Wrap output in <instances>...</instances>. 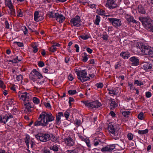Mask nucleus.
<instances>
[{"instance_id":"f257e3e1","label":"nucleus","mask_w":153,"mask_h":153,"mask_svg":"<svg viewBox=\"0 0 153 153\" xmlns=\"http://www.w3.org/2000/svg\"><path fill=\"white\" fill-rule=\"evenodd\" d=\"M38 119L39 120L34 123V126H41L45 127L48 125L49 123L54 121L55 117L50 112L43 111L40 114Z\"/></svg>"},{"instance_id":"f03ea898","label":"nucleus","mask_w":153,"mask_h":153,"mask_svg":"<svg viewBox=\"0 0 153 153\" xmlns=\"http://www.w3.org/2000/svg\"><path fill=\"white\" fill-rule=\"evenodd\" d=\"M137 47L140 50L143 54L153 57V48H152L140 42L138 44Z\"/></svg>"},{"instance_id":"7ed1b4c3","label":"nucleus","mask_w":153,"mask_h":153,"mask_svg":"<svg viewBox=\"0 0 153 153\" xmlns=\"http://www.w3.org/2000/svg\"><path fill=\"white\" fill-rule=\"evenodd\" d=\"M76 73L78 79L82 82L88 80L90 79L89 77L86 76L87 73L85 70L76 71Z\"/></svg>"},{"instance_id":"20e7f679","label":"nucleus","mask_w":153,"mask_h":153,"mask_svg":"<svg viewBox=\"0 0 153 153\" xmlns=\"http://www.w3.org/2000/svg\"><path fill=\"white\" fill-rule=\"evenodd\" d=\"M48 15L50 18H55L57 21L62 23L65 20V18L62 14H59L58 13H55L53 11H50L48 13Z\"/></svg>"},{"instance_id":"39448f33","label":"nucleus","mask_w":153,"mask_h":153,"mask_svg":"<svg viewBox=\"0 0 153 153\" xmlns=\"http://www.w3.org/2000/svg\"><path fill=\"white\" fill-rule=\"evenodd\" d=\"M30 79L33 82L36 81V78L40 79L43 77L41 73L37 71L36 69H33L29 75Z\"/></svg>"},{"instance_id":"423d86ee","label":"nucleus","mask_w":153,"mask_h":153,"mask_svg":"<svg viewBox=\"0 0 153 153\" xmlns=\"http://www.w3.org/2000/svg\"><path fill=\"white\" fill-rule=\"evenodd\" d=\"M140 21L144 27L148 30L152 27L153 25L152 24V21L150 18H143L141 19Z\"/></svg>"},{"instance_id":"0eeeda50","label":"nucleus","mask_w":153,"mask_h":153,"mask_svg":"<svg viewBox=\"0 0 153 153\" xmlns=\"http://www.w3.org/2000/svg\"><path fill=\"white\" fill-rule=\"evenodd\" d=\"M35 137L37 140H39L40 141L45 142L50 140V135L47 133L39 134L35 135Z\"/></svg>"},{"instance_id":"6e6552de","label":"nucleus","mask_w":153,"mask_h":153,"mask_svg":"<svg viewBox=\"0 0 153 153\" xmlns=\"http://www.w3.org/2000/svg\"><path fill=\"white\" fill-rule=\"evenodd\" d=\"M82 102L86 106L91 108H97L101 105V103L97 100L91 102H89L88 101H83Z\"/></svg>"},{"instance_id":"1a4fd4ad","label":"nucleus","mask_w":153,"mask_h":153,"mask_svg":"<svg viewBox=\"0 0 153 153\" xmlns=\"http://www.w3.org/2000/svg\"><path fill=\"white\" fill-rule=\"evenodd\" d=\"M107 15H106V19L109 21L110 22L114 27H117L121 25L122 22L120 19L114 18H107Z\"/></svg>"},{"instance_id":"9d476101","label":"nucleus","mask_w":153,"mask_h":153,"mask_svg":"<svg viewBox=\"0 0 153 153\" xmlns=\"http://www.w3.org/2000/svg\"><path fill=\"white\" fill-rule=\"evenodd\" d=\"M18 96L19 99L25 102L29 101L31 100V96L29 93L27 92L19 93Z\"/></svg>"},{"instance_id":"9b49d317","label":"nucleus","mask_w":153,"mask_h":153,"mask_svg":"<svg viewBox=\"0 0 153 153\" xmlns=\"http://www.w3.org/2000/svg\"><path fill=\"white\" fill-rule=\"evenodd\" d=\"M72 25L79 27L81 25L80 18L79 16H76L74 18L70 20Z\"/></svg>"},{"instance_id":"f8f14e48","label":"nucleus","mask_w":153,"mask_h":153,"mask_svg":"<svg viewBox=\"0 0 153 153\" xmlns=\"http://www.w3.org/2000/svg\"><path fill=\"white\" fill-rule=\"evenodd\" d=\"M106 101L107 102H109L110 108L111 109H114L118 106L117 104L115 101L113 99H107Z\"/></svg>"},{"instance_id":"ddd939ff","label":"nucleus","mask_w":153,"mask_h":153,"mask_svg":"<svg viewBox=\"0 0 153 153\" xmlns=\"http://www.w3.org/2000/svg\"><path fill=\"white\" fill-rule=\"evenodd\" d=\"M130 61L131 62V65L133 66H136L139 64V60L137 57L133 56L130 58Z\"/></svg>"},{"instance_id":"4468645a","label":"nucleus","mask_w":153,"mask_h":153,"mask_svg":"<svg viewBox=\"0 0 153 153\" xmlns=\"http://www.w3.org/2000/svg\"><path fill=\"white\" fill-rule=\"evenodd\" d=\"M106 5L110 9L113 8L117 7V5L115 2L114 0H107Z\"/></svg>"},{"instance_id":"2eb2a0df","label":"nucleus","mask_w":153,"mask_h":153,"mask_svg":"<svg viewBox=\"0 0 153 153\" xmlns=\"http://www.w3.org/2000/svg\"><path fill=\"white\" fill-rule=\"evenodd\" d=\"M28 103L25 102L24 106L25 108L27 110L26 113H28L31 112L30 109L33 107V104L29 101H27Z\"/></svg>"},{"instance_id":"dca6fc26","label":"nucleus","mask_w":153,"mask_h":153,"mask_svg":"<svg viewBox=\"0 0 153 153\" xmlns=\"http://www.w3.org/2000/svg\"><path fill=\"white\" fill-rule=\"evenodd\" d=\"M64 141L68 146H72L74 144L73 139L70 137L65 139Z\"/></svg>"},{"instance_id":"f3484780","label":"nucleus","mask_w":153,"mask_h":153,"mask_svg":"<svg viewBox=\"0 0 153 153\" xmlns=\"http://www.w3.org/2000/svg\"><path fill=\"white\" fill-rule=\"evenodd\" d=\"M111 134L114 136L113 138L116 140L119 138L120 136L121 132L119 130H115Z\"/></svg>"},{"instance_id":"a211bd4d","label":"nucleus","mask_w":153,"mask_h":153,"mask_svg":"<svg viewBox=\"0 0 153 153\" xmlns=\"http://www.w3.org/2000/svg\"><path fill=\"white\" fill-rule=\"evenodd\" d=\"M63 116V113L59 112L56 115V123L57 125H59L61 123V117Z\"/></svg>"},{"instance_id":"6ab92c4d","label":"nucleus","mask_w":153,"mask_h":153,"mask_svg":"<svg viewBox=\"0 0 153 153\" xmlns=\"http://www.w3.org/2000/svg\"><path fill=\"white\" fill-rule=\"evenodd\" d=\"M152 65L149 62H146L143 65V67L145 70H147L151 69Z\"/></svg>"},{"instance_id":"aec40b11","label":"nucleus","mask_w":153,"mask_h":153,"mask_svg":"<svg viewBox=\"0 0 153 153\" xmlns=\"http://www.w3.org/2000/svg\"><path fill=\"white\" fill-rule=\"evenodd\" d=\"M120 56L123 58L126 59L130 56V54L128 52H123L120 53Z\"/></svg>"},{"instance_id":"412c9836","label":"nucleus","mask_w":153,"mask_h":153,"mask_svg":"<svg viewBox=\"0 0 153 153\" xmlns=\"http://www.w3.org/2000/svg\"><path fill=\"white\" fill-rule=\"evenodd\" d=\"M107 91L106 92L108 93V94L114 95L117 94L116 92L114 91L113 88H109L108 86H107Z\"/></svg>"},{"instance_id":"4be33fe9","label":"nucleus","mask_w":153,"mask_h":153,"mask_svg":"<svg viewBox=\"0 0 153 153\" xmlns=\"http://www.w3.org/2000/svg\"><path fill=\"white\" fill-rule=\"evenodd\" d=\"M108 131L111 133L113 132V131L115 130L112 124V123H108Z\"/></svg>"},{"instance_id":"5701e85b","label":"nucleus","mask_w":153,"mask_h":153,"mask_svg":"<svg viewBox=\"0 0 153 153\" xmlns=\"http://www.w3.org/2000/svg\"><path fill=\"white\" fill-rule=\"evenodd\" d=\"M11 58L14 60L15 63H18L21 61L22 59L21 56H16L15 58H14V56H11Z\"/></svg>"},{"instance_id":"b1692460","label":"nucleus","mask_w":153,"mask_h":153,"mask_svg":"<svg viewBox=\"0 0 153 153\" xmlns=\"http://www.w3.org/2000/svg\"><path fill=\"white\" fill-rule=\"evenodd\" d=\"M8 121L6 115H0V122L5 124Z\"/></svg>"},{"instance_id":"393cba45","label":"nucleus","mask_w":153,"mask_h":153,"mask_svg":"<svg viewBox=\"0 0 153 153\" xmlns=\"http://www.w3.org/2000/svg\"><path fill=\"white\" fill-rule=\"evenodd\" d=\"M126 20L129 22H132L133 23H136L135 20L134 19L133 17L130 15H127L126 16Z\"/></svg>"},{"instance_id":"a878e982","label":"nucleus","mask_w":153,"mask_h":153,"mask_svg":"<svg viewBox=\"0 0 153 153\" xmlns=\"http://www.w3.org/2000/svg\"><path fill=\"white\" fill-rule=\"evenodd\" d=\"M138 10L139 13L142 14H145L146 13L145 10L141 5H140L138 6Z\"/></svg>"},{"instance_id":"bb28decb","label":"nucleus","mask_w":153,"mask_h":153,"mask_svg":"<svg viewBox=\"0 0 153 153\" xmlns=\"http://www.w3.org/2000/svg\"><path fill=\"white\" fill-rule=\"evenodd\" d=\"M115 149V146L113 145H107L106 146V152H111Z\"/></svg>"},{"instance_id":"cd10ccee","label":"nucleus","mask_w":153,"mask_h":153,"mask_svg":"<svg viewBox=\"0 0 153 153\" xmlns=\"http://www.w3.org/2000/svg\"><path fill=\"white\" fill-rule=\"evenodd\" d=\"M5 5L9 8L13 6L11 0H5Z\"/></svg>"},{"instance_id":"c85d7f7f","label":"nucleus","mask_w":153,"mask_h":153,"mask_svg":"<svg viewBox=\"0 0 153 153\" xmlns=\"http://www.w3.org/2000/svg\"><path fill=\"white\" fill-rule=\"evenodd\" d=\"M40 16L39 15V12L38 11L35 12L34 14V20L35 21L38 22L39 21V18Z\"/></svg>"},{"instance_id":"c756f323","label":"nucleus","mask_w":153,"mask_h":153,"mask_svg":"<svg viewBox=\"0 0 153 153\" xmlns=\"http://www.w3.org/2000/svg\"><path fill=\"white\" fill-rule=\"evenodd\" d=\"M10 10V14L11 16H16L15 10L13 8V6L9 8Z\"/></svg>"},{"instance_id":"7c9ffc66","label":"nucleus","mask_w":153,"mask_h":153,"mask_svg":"<svg viewBox=\"0 0 153 153\" xmlns=\"http://www.w3.org/2000/svg\"><path fill=\"white\" fill-rule=\"evenodd\" d=\"M49 148L51 150H53L54 152H57L59 151V147L56 145L51 146Z\"/></svg>"},{"instance_id":"2f4dec72","label":"nucleus","mask_w":153,"mask_h":153,"mask_svg":"<svg viewBox=\"0 0 153 153\" xmlns=\"http://www.w3.org/2000/svg\"><path fill=\"white\" fill-rule=\"evenodd\" d=\"M130 111H124L122 112V114L125 117H128L130 114Z\"/></svg>"},{"instance_id":"473e14b6","label":"nucleus","mask_w":153,"mask_h":153,"mask_svg":"<svg viewBox=\"0 0 153 153\" xmlns=\"http://www.w3.org/2000/svg\"><path fill=\"white\" fill-rule=\"evenodd\" d=\"M100 21V17L99 16L97 15L96 16V19L95 20L94 23L97 25H99V22Z\"/></svg>"},{"instance_id":"72a5a7b5","label":"nucleus","mask_w":153,"mask_h":153,"mask_svg":"<svg viewBox=\"0 0 153 153\" xmlns=\"http://www.w3.org/2000/svg\"><path fill=\"white\" fill-rule=\"evenodd\" d=\"M148 130L147 129H146L143 130H140L138 131V134H143L147 133L148 132Z\"/></svg>"},{"instance_id":"f704fd0d","label":"nucleus","mask_w":153,"mask_h":153,"mask_svg":"<svg viewBox=\"0 0 153 153\" xmlns=\"http://www.w3.org/2000/svg\"><path fill=\"white\" fill-rule=\"evenodd\" d=\"M30 140V137L28 135H27L25 138V142L26 143L27 146H29Z\"/></svg>"},{"instance_id":"c9c22d12","label":"nucleus","mask_w":153,"mask_h":153,"mask_svg":"<svg viewBox=\"0 0 153 153\" xmlns=\"http://www.w3.org/2000/svg\"><path fill=\"white\" fill-rule=\"evenodd\" d=\"M134 84L139 86L143 85V83L142 82L138 80H134Z\"/></svg>"},{"instance_id":"e433bc0d","label":"nucleus","mask_w":153,"mask_h":153,"mask_svg":"<svg viewBox=\"0 0 153 153\" xmlns=\"http://www.w3.org/2000/svg\"><path fill=\"white\" fill-rule=\"evenodd\" d=\"M33 102L36 104H38L39 102V99L35 97H33Z\"/></svg>"},{"instance_id":"4c0bfd02","label":"nucleus","mask_w":153,"mask_h":153,"mask_svg":"<svg viewBox=\"0 0 153 153\" xmlns=\"http://www.w3.org/2000/svg\"><path fill=\"white\" fill-rule=\"evenodd\" d=\"M18 14L17 16L19 17H22L23 16V13L21 9H19L17 12Z\"/></svg>"},{"instance_id":"58836bf2","label":"nucleus","mask_w":153,"mask_h":153,"mask_svg":"<svg viewBox=\"0 0 153 153\" xmlns=\"http://www.w3.org/2000/svg\"><path fill=\"white\" fill-rule=\"evenodd\" d=\"M67 152L68 153H77L78 152V149H76L74 150H67Z\"/></svg>"},{"instance_id":"ea45409f","label":"nucleus","mask_w":153,"mask_h":153,"mask_svg":"<svg viewBox=\"0 0 153 153\" xmlns=\"http://www.w3.org/2000/svg\"><path fill=\"white\" fill-rule=\"evenodd\" d=\"M41 153H50V151L49 149L45 148L42 149Z\"/></svg>"},{"instance_id":"a19ab883","label":"nucleus","mask_w":153,"mask_h":153,"mask_svg":"<svg viewBox=\"0 0 153 153\" xmlns=\"http://www.w3.org/2000/svg\"><path fill=\"white\" fill-rule=\"evenodd\" d=\"M99 14L100 15L105 16V12L103 10L100 9V10L98 11Z\"/></svg>"},{"instance_id":"79ce46f5","label":"nucleus","mask_w":153,"mask_h":153,"mask_svg":"<svg viewBox=\"0 0 153 153\" xmlns=\"http://www.w3.org/2000/svg\"><path fill=\"white\" fill-rule=\"evenodd\" d=\"M77 93L76 91V90H69L68 91V94L70 95H74Z\"/></svg>"},{"instance_id":"37998d69","label":"nucleus","mask_w":153,"mask_h":153,"mask_svg":"<svg viewBox=\"0 0 153 153\" xmlns=\"http://www.w3.org/2000/svg\"><path fill=\"white\" fill-rule=\"evenodd\" d=\"M138 118L139 119L142 120L144 118V114L143 113H140L138 116Z\"/></svg>"},{"instance_id":"c03bdc74","label":"nucleus","mask_w":153,"mask_h":153,"mask_svg":"<svg viewBox=\"0 0 153 153\" xmlns=\"http://www.w3.org/2000/svg\"><path fill=\"white\" fill-rule=\"evenodd\" d=\"M56 49L55 46L53 45L49 48V51L52 52H54L56 51Z\"/></svg>"},{"instance_id":"a18cd8bd","label":"nucleus","mask_w":153,"mask_h":153,"mask_svg":"<svg viewBox=\"0 0 153 153\" xmlns=\"http://www.w3.org/2000/svg\"><path fill=\"white\" fill-rule=\"evenodd\" d=\"M127 137L129 140H131L133 138V135L131 133H128L127 134Z\"/></svg>"},{"instance_id":"49530a36","label":"nucleus","mask_w":153,"mask_h":153,"mask_svg":"<svg viewBox=\"0 0 153 153\" xmlns=\"http://www.w3.org/2000/svg\"><path fill=\"white\" fill-rule=\"evenodd\" d=\"M13 43H16L18 45V46L20 47H23L24 46L23 43L22 42H13Z\"/></svg>"},{"instance_id":"de8ad7c7","label":"nucleus","mask_w":153,"mask_h":153,"mask_svg":"<svg viewBox=\"0 0 153 153\" xmlns=\"http://www.w3.org/2000/svg\"><path fill=\"white\" fill-rule=\"evenodd\" d=\"M75 124L76 125L79 126H80L82 124V122L80 120H79L77 119L75 120Z\"/></svg>"},{"instance_id":"09e8293b","label":"nucleus","mask_w":153,"mask_h":153,"mask_svg":"<svg viewBox=\"0 0 153 153\" xmlns=\"http://www.w3.org/2000/svg\"><path fill=\"white\" fill-rule=\"evenodd\" d=\"M23 79V76L21 74H19L16 76V79L18 81L22 80Z\"/></svg>"},{"instance_id":"8fccbe9b","label":"nucleus","mask_w":153,"mask_h":153,"mask_svg":"<svg viewBox=\"0 0 153 153\" xmlns=\"http://www.w3.org/2000/svg\"><path fill=\"white\" fill-rule=\"evenodd\" d=\"M78 136L79 138L82 141H84L87 139L85 137H83L80 134H78Z\"/></svg>"},{"instance_id":"3c124183","label":"nucleus","mask_w":153,"mask_h":153,"mask_svg":"<svg viewBox=\"0 0 153 153\" xmlns=\"http://www.w3.org/2000/svg\"><path fill=\"white\" fill-rule=\"evenodd\" d=\"M96 86L98 88H102L103 87V84L101 82L97 83L96 84Z\"/></svg>"},{"instance_id":"603ef678","label":"nucleus","mask_w":153,"mask_h":153,"mask_svg":"<svg viewBox=\"0 0 153 153\" xmlns=\"http://www.w3.org/2000/svg\"><path fill=\"white\" fill-rule=\"evenodd\" d=\"M80 37L84 40H86L89 38V36L87 35H84L80 36Z\"/></svg>"},{"instance_id":"864d4df0","label":"nucleus","mask_w":153,"mask_h":153,"mask_svg":"<svg viewBox=\"0 0 153 153\" xmlns=\"http://www.w3.org/2000/svg\"><path fill=\"white\" fill-rule=\"evenodd\" d=\"M38 65L40 67H42L44 65V63L42 61H40L38 62Z\"/></svg>"},{"instance_id":"5fc2aeb1","label":"nucleus","mask_w":153,"mask_h":153,"mask_svg":"<svg viewBox=\"0 0 153 153\" xmlns=\"http://www.w3.org/2000/svg\"><path fill=\"white\" fill-rule=\"evenodd\" d=\"M84 141L85 142L88 146L89 147H91V145L90 141L88 139H87Z\"/></svg>"},{"instance_id":"6e6d98bb","label":"nucleus","mask_w":153,"mask_h":153,"mask_svg":"<svg viewBox=\"0 0 153 153\" xmlns=\"http://www.w3.org/2000/svg\"><path fill=\"white\" fill-rule=\"evenodd\" d=\"M0 87L4 89H5L6 87V86L4 84L3 81L1 80L0 81Z\"/></svg>"},{"instance_id":"4d7b16f0","label":"nucleus","mask_w":153,"mask_h":153,"mask_svg":"<svg viewBox=\"0 0 153 153\" xmlns=\"http://www.w3.org/2000/svg\"><path fill=\"white\" fill-rule=\"evenodd\" d=\"M57 137L55 136L52 134L51 139L52 141L54 142L56 141L57 139Z\"/></svg>"},{"instance_id":"13d9d810","label":"nucleus","mask_w":153,"mask_h":153,"mask_svg":"<svg viewBox=\"0 0 153 153\" xmlns=\"http://www.w3.org/2000/svg\"><path fill=\"white\" fill-rule=\"evenodd\" d=\"M146 97L147 98H149L151 96V93L149 91L146 92Z\"/></svg>"},{"instance_id":"bf43d9fd","label":"nucleus","mask_w":153,"mask_h":153,"mask_svg":"<svg viewBox=\"0 0 153 153\" xmlns=\"http://www.w3.org/2000/svg\"><path fill=\"white\" fill-rule=\"evenodd\" d=\"M23 27V28L24 29V34L26 35L27 34V31H28L27 29L26 28V27L25 26H24Z\"/></svg>"},{"instance_id":"052dcab7","label":"nucleus","mask_w":153,"mask_h":153,"mask_svg":"<svg viewBox=\"0 0 153 153\" xmlns=\"http://www.w3.org/2000/svg\"><path fill=\"white\" fill-rule=\"evenodd\" d=\"M69 113L68 112H66L64 113L63 116H65L66 118V119H67L69 116Z\"/></svg>"},{"instance_id":"680f3d73","label":"nucleus","mask_w":153,"mask_h":153,"mask_svg":"<svg viewBox=\"0 0 153 153\" xmlns=\"http://www.w3.org/2000/svg\"><path fill=\"white\" fill-rule=\"evenodd\" d=\"M5 27L7 29L9 28V24L7 21H5Z\"/></svg>"},{"instance_id":"e2e57ef3","label":"nucleus","mask_w":153,"mask_h":153,"mask_svg":"<svg viewBox=\"0 0 153 153\" xmlns=\"http://www.w3.org/2000/svg\"><path fill=\"white\" fill-rule=\"evenodd\" d=\"M33 51L34 53H36L38 51V48L37 47L35 46L33 47Z\"/></svg>"},{"instance_id":"0e129e2a","label":"nucleus","mask_w":153,"mask_h":153,"mask_svg":"<svg viewBox=\"0 0 153 153\" xmlns=\"http://www.w3.org/2000/svg\"><path fill=\"white\" fill-rule=\"evenodd\" d=\"M6 115H7V117L8 120L9 119L12 118L13 117V115L11 114H8L7 115L6 114Z\"/></svg>"},{"instance_id":"69168bd1","label":"nucleus","mask_w":153,"mask_h":153,"mask_svg":"<svg viewBox=\"0 0 153 153\" xmlns=\"http://www.w3.org/2000/svg\"><path fill=\"white\" fill-rule=\"evenodd\" d=\"M75 48H76V52H79V47L77 44H75L74 46Z\"/></svg>"},{"instance_id":"338daca9","label":"nucleus","mask_w":153,"mask_h":153,"mask_svg":"<svg viewBox=\"0 0 153 153\" xmlns=\"http://www.w3.org/2000/svg\"><path fill=\"white\" fill-rule=\"evenodd\" d=\"M109 115H111L112 117H114L116 115V114L113 111H110V113H109Z\"/></svg>"},{"instance_id":"774afa93","label":"nucleus","mask_w":153,"mask_h":153,"mask_svg":"<svg viewBox=\"0 0 153 153\" xmlns=\"http://www.w3.org/2000/svg\"><path fill=\"white\" fill-rule=\"evenodd\" d=\"M88 58L87 56H84L82 59V61L83 62H85L87 61Z\"/></svg>"}]
</instances>
